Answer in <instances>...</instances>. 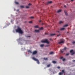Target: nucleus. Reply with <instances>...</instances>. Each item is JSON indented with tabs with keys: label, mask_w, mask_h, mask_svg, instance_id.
Instances as JSON below:
<instances>
[{
	"label": "nucleus",
	"mask_w": 75,
	"mask_h": 75,
	"mask_svg": "<svg viewBox=\"0 0 75 75\" xmlns=\"http://www.w3.org/2000/svg\"><path fill=\"white\" fill-rule=\"evenodd\" d=\"M16 32H18L20 34H23V33L21 28H18L16 30Z\"/></svg>",
	"instance_id": "obj_1"
},
{
	"label": "nucleus",
	"mask_w": 75,
	"mask_h": 75,
	"mask_svg": "<svg viewBox=\"0 0 75 75\" xmlns=\"http://www.w3.org/2000/svg\"><path fill=\"white\" fill-rule=\"evenodd\" d=\"M41 42L43 43H47V44H49V42L48 41V40L47 39H45L44 40H42Z\"/></svg>",
	"instance_id": "obj_2"
},
{
	"label": "nucleus",
	"mask_w": 75,
	"mask_h": 75,
	"mask_svg": "<svg viewBox=\"0 0 75 75\" xmlns=\"http://www.w3.org/2000/svg\"><path fill=\"white\" fill-rule=\"evenodd\" d=\"M32 59H33V60H34V61H37V63L38 64H40V62H39V60L38 59H37L35 58V57H32Z\"/></svg>",
	"instance_id": "obj_3"
},
{
	"label": "nucleus",
	"mask_w": 75,
	"mask_h": 75,
	"mask_svg": "<svg viewBox=\"0 0 75 75\" xmlns=\"http://www.w3.org/2000/svg\"><path fill=\"white\" fill-rule=\"evenodd\" d=\"M65 71L64 70H62V72H59V75H62L64 74V73H65Z\"/></svg>",
	"instance_id": "obj_4"
},
{
	"label": "nucleus",
	"mask_w": 75,
	"mask_h": 75,
	"mask_svg": "<svg viewBox=\"0 0 75 75\" xmlns=\"http://www.w3.org/2000/svg\"><path fill=\"white\" fill-rule=\"evenodd\" d=\"M70 52L71 53V55H73L75 54V52L73 51V50H71L70 51Z\"/></svg>",
	"instance_id": "obj_5"
},
{
	"label": "nucleus",
	"mask_w": 75,
	"mask_h": 75,
	"mask_svg": "<svg viewBox=\"0 0 75 75\" xmlns=\"http://www.w3.org/2000/svg\"><path fill=\"white\" fill-rule=\"evenodd\" d=\"M67 49V47H65L64 49H62V50H61V52L62 53H63L64 52V50H65Z\"/></svg>",
	"instance_id": "obj_6"
},
{
	"label": "nucleus",
	"mask_w": 75,
	"mask_h": 75,
	"mask_svg": "<svg viewBox=\"0 0 75 75\" xmlns=\"http://www.w3.org/2000/svg\"><path fill=\"white\" fill-rule=\"evenodd\" d=\"M37 53V51L35 50L33 52V55H35V54H36Z\"/></svg>",
	"instance_id": "obj_7"
},
{
	"label": "nucleus",
	"mask_w": 75,
	"mask_h": 75,
	"mask_svg": "<svg viewBox=\"0 0 75 75\" xmlns=\"http://www.w3.org/2000/svg\"><path fill=\"white\" fill-rule=\"evenodd\" d=\"M64 12L65 13V15H66V16L68 15V13H67V10H64Z\"/></svg>",
	"instance_id": "obj_8"
},
{
	"label": "nucleus",
	"mask_w": 75,
	"mask_h": 75,
	"mask_svg": "<svg viewBox=\"0 0 75 75\" xmlns=\"http://www.w3.org/2000/svg\"><path fill=\"white\" fill-rule=\"evenodd\" d=\"M35 32L36 33H39L40 32V30H35Z\"/></svg>",
	"instance_id": "obj_9"
},
{
	"label": "nucleus",
	"mask_w": 75,
	"mask_h": 75,
	"mask_svg": "<svg viewBox=\"0 0 75 75\" xmlns=\"http://www.w3.org/2000/svg\"><path fill=\"white\" fill-rule=\"evenodd\" d=\"M51 3H52V1L47 2V4H51Z\"/></svg>",
	"instance_id": "obj_10"
},
{
	"label": "nucleus",
	"mask_w": 75,
	"mask_h": 75,
	"mask_svg": "<svg viewBox=\"0 0 75 75\" xmlns=\"http://www.w3.org/2000/svg\"><path fill=\"white\" fill-rule=\"evenodd\" d=\"M55 35V34H50V36H54V35Z\"/></svg>",
	"instance_id": "obj_11"
},
{
	"label": "nucleus",
	"mask_w": 75,
	"mask_h": 75,
	"mask_svg": "<svg viewBox=\"0 0 75 75\" xmlns=\"http://www.w3.org/2000/svg\"><path fill=\"white\" fill-rule=\"evenodd\" d=\"M64 42L62 41H61L60 42H59V44H61V43H63Z\"/></svg>",
	"instance_id": "obj_12"
},
{
	"label": "nucleus",
	"mask_w": 75,
	"mask_h": 75,
	"mask_svg": "<svg viewBox=\"0 0 75 75\" xmlns=\"http://www.w3.org/2000/svg\"><path fill=\"white\" fill-rule=\"evenodd\" d=\"M44 45V44H41L40 45V46L41 47H43Z\"/></svg>",
	"instance_id": "obj_13"
},
{
	"label": "nucleus",
	"mask_w": 75,
	"mask_h": 75,
	"mask_svg": "<svg viewBox=\"0 0 75 75\" xmlns=\"http://www.w3.org/2000/svg\"><path fill=\"white\" fill-rule=\"evenodd\" d=\"M34 27L36 28H38V25L35 26Z\"/></svg>",
	"instance_id": "obj_14"
},
{
	"label": "nucleus",
	"mask_w": 75,
	"mask_h": 75,
	"mask_svg": "<svg viewBox=\"0 0 75 75\" xmlns=\"http://www.w3.org/2000/svg\"><path fill=\"white\" fill-rule=\"evenodd\" d=\"M44 59L45 60V61H47V60H48V58H44Z\"/></svg>",
	"instance_id": "obj_15"
},
{
	"label": "nucleus",
	"mask_w": 75,
	"mask_h": 75,
	"mask_svg": "<svg viewBox=\"0 0 75 75\" xmlns=\"http://www.w3.org/2000/svg\"><path fill=\"white\" fill-rule=\"evenodd\" d=\"M61 10H59L57 11V13H59V12H61Z\"/></svg>",
	"instance_id": "obj_16"
},
{
	"label": "nucleus",
	"mask_w": 75,
	"mask_h": 75,
	"mask_svg": "<svg viewBox=\"0 0 75 75\" xmlns=\"http://www.w3.org/2000/svg\"><path fill=\"white\" fill-rule=\"evenodd\" d=\"M65 30V28H62L60 29V30Z\"/></svg>",
	"instance_id": "obj_17"
},
{
	"label": "nucleus",
	"mask_w": 75,
	"mask_h": 75,
	"mask_svg": "<svg viewBox=\"0 0 75 75\" xmlns=\"http://www.w3.org/2000/svg\"><path fill=\"white\" fill-rule=\"evenodd\" d=\"M62 23H63V22L62 21H60L59 22V24H62Z\"/></svg>",
	"instance_id": "obj_18"
},
{
	"label": "nucleus",
	"mask_w": 75,
	"mask_h": 75,
	"mask_svg": "<svg viewBox=\"0 0 75 75\" xmlns=\"http://www.w3.org/2000/svg\"><path fill=\"white\" fill-rule=\"evenodd\" d=\"M68 25L66 24V25H64L63 26V27H67Z\"/></svg>",
	"instance_id": "obj_19"
},
{
	"label": "nucleus",
	"mask_w": 75,
	"mask_h": 75,
	"mask_svg": "<svg viewBox=\"0 0 75 75\" xmlns=\"http://www.w3.org/2000/svg\"><path fill=\"white\" fill-rule=\"evenodd\" d=\"M52 62L53 64H56V63H57L55 61H53Z\"/></svg>",
	"instance_id": "obj_20"
},
{
	"label": "nucleus",
	"mask_w": 75,
	"mask_h": 75,
	"mask_svg": "<svg viewBox=\"0 0 75 75\" xmlns=\"http://www.w3.org/2000/svg\"><path fill=\"white\" fill-rule=\"evenodd\" d=\"M53 53H54V52H52L50 53V54H53Z\"/></svg>",
	"instance_id": "obj_21"
},
{
	"label": "nucleus",
	"mask_w": 75,
	"mask_h": 75,
	"mask_svg": "<svg viewBox=\"0 0 75 75\" xmlns=\"http://www.w3.org/2000/svg\"><path fill=\"white\" fill-rule=\"evenodd\" d=\"M28 52H30V53H32V52H31V50H28Z\"/></svg>",
	"instance_id": "obj_22"
},
{
	"label": "nucleus",
	"mask_w": 75,
	"mask_h": 75,
	"mask_svg": "<svg viewBox=\"0 0 75 75\" xmlns=\"http://www.w3.org/2000/svg\"><path fill=\"white\" fill-rule=\"evenodd\" d=\"M40 30H43V27H42L40 28Z\"/></svg>",
	"instance_id": "obj_23"
},
{
	"label": "nucleus",
	"mask_w": 75,
	"mask_h": 75,
	"mask_svg": "<svg viewBox=\"0 0 75 75\" xmlns=\"http://www.w3.org/2000/svg\"><path fill=\"white\" fill-rule=\"evenodd\" d=\"M20 7H21V8H24V7L23 6H20Z\"/></svg>",
	"instance_id": "obj_24"
},
{
	"label": "nucleus",
	"mask_w": 75,
	"mask_h": 75,
	"mask_svg": "<svg viewBox=\"0 0 75 75\" xmlns=\"http://www.w3.org/2000/svg\"><path fill=\"white\" fill-rule=\"evenodd\" d=\"M51 65L50 64L48 65L47 66V67H50V66Z\"/></svg>",
	"instance_id": "obj_25"
},
{
	"label": "nucleus",
	"mask_w": 75,
	"mask_h": 75,
	"mask_svg": "<svg viewBox=\"0 0 75 75\" xmlns=\"http://www.w3.org/2000/svg\"><path fill=\"white\" fill-rule=\"evenodd\" d=\"M29 23H30V24H31V23H33V22H32V21H30L29 22Z\"/></svg>",
	"instance_id": "obj_26"
},
{
	"label": "nucleus",
	"mask_w": 75,
	"mask_h": 75,
	"mask_svg": "<svg viewBox=\"0 0 75 75\" xmlns=\"http://www.w3.org/2000/svg\"><path fill=\"white\" fill-rule=\"evenodd\" d=\"M26 8H29V6H26Z\"/></svg>",
	"instance_id": "obj_27"
},
{
	"label": "nucleus",
	"mask_w": 75,
	"mask_h": 75,
	"mask_svg": "<svg viewBox=\"0 0 75 75\" xmlns=\"http://www.w3.org/2000/svg\"><path fill=\"white\" fill-rule=\"evenodd\" d=\"M69 54V53H67L66 54V56H68V55Z\"/></svg>",
	"instance_id": "obj_28"
},
{
	"label": "nucleus",
	"mask_w": 75,
	"mask_h": 75,
	"mask_svg": "<svg viewBox=\"0 0 75 75\" xmlns=\"http://www.w3.org/2000/svg\"><path fill=\"white\" fill-rule=\"evenodd\" d=\"M57 68H58V69H60V68H61V67H59V66H58L57 67Z\"/></svg>",
	"instance_id": "obj_29"
},
{
	"label": "nucleus",
	"mask_w": 75,
	"mask_h": 75,
	"mask_svg": "<svg viewBox=\"0 0 75 75\" xmlns=\"http://www.w3.org/2000/svg\"><path fill=\"white\" fill-rule=\"evenodd\" d=\"M15 3L16 4H18V2H15Z\"/></svg>",
	"instance_id": "obj_30"
},
{
	"label": "nucleus",
	"mask_w": 75,
	"mask_h": 75,
	"mask_svg": "<svg viewBox=\"0 0 75 75\" xmlns=\"http://www.w3.org/2000/svg\"><path fill=\"white\" fill-rule=\"evenodd\" d=\"M34 18V17H33V16H31V17H30V18Z\"/></svg>",
	"instance_id": "obj_31"
},
{
	"label": "nucleus",
	"mask_w": 75,
	"mask_h": 75,
	"mask_svg": "<svg viewBox=\"0 0 75 75\" xmlns=\"http://www.w3.org/2000/svg\"><path fill=\"white\" fill-rule=\"evenodd\" d=\"M72 44H75V42L73 41L72 42Z\"/></svg>",
	"instance_id": "obj_32"
},
{
	"label": "nucleus",
	"mask_w": 75,
	"mask_h": 75,
	"mask_svg": "<svg viewBox=\"0 0 75 75\" xmlns=\"http://www.w3.org/2000/svg\"><path fill=\"white\" fill-rule=\"evenodd\" d=\"M62 58H63V57H60V59H62Z\"/></svg>",
	"instance_id": "obj_33"
},
{
	"label": "nucleus",
	"mask_w": 75,
	"mask_h": 75,
	"mask_svg": "<svg viewBox=\"0 0 75 75\" xmlns=\"http://www.w3.org/2000/svg\"><path fill=\"white\" fill-rule=\"evenodd\" d=\"M62 60H63V61H65V59H62Z\"/></svg>",
	"instance_id": "obj_34"
},
{
	"label": "nucleus",
	"mask_w": 75,
	"mask_h": 75,
	"mask_svg": "<svg viewBox=\"0 0 75 75\" xmlns=\"http://www.w3.org/2000/svg\"><path fill=\"white\" fill-rule=\"evenodd\" d=\"M28 5H29V6H31V4H30V3L29 4H28Z\"/></svg>",
	"instance_id": "obj_35"
},
{
	"label": "nucleus",
	"mask_w": 75,
	"mask_h": 75,
	"mask_svg": "<svg viewBox=\"0 0 75 75\" xmlns=\"http://www.w3.org/2000/svg\"><path fill=\"white\" fill-rule=\"evenodd\" d=\"M60 34H59V35H57V37H59V35H60Z\"/></svg>",
	"instance_id": "obj_36"
},
{
	"label": "nucleus",
	"mask_w": 75,
	"mask_h": 75,
	"mask_svg": "<svg viewBox=\"0 0 75 75\" xmlns=\"http://www.w3.org/2000/svg\"><path fill=\"white\" fill-rule=\"evenodd\" d=\"M45 35H47L48 34L47 33H45Z\"/></svg>",
	"instance_id": "obj_37"
},
{
	"label": "nucleus",
	"mask_w": 75,
	"mask_h": 75,
	"mask_svg": "<svg viewBox=\"0 0 75 75\" xmlns=\"http://www.w3.org/2000/svg\"><path fill=\"white\" fill-rule=\"evenodd\" d=\"M28 37H30V36H27Z\"/></svg>",
	"instance_id": "obj_38"
},
{
	"label": "nucleus",
	"mask_w": 75,
	"mask_h": 75,
	"mask_svg": "<svg viewBox=\"0 0 75 75\" xmlns=\"http://www.w3.org/2000/svg\"><path fill=\"white\" fill-rule=\"evenodd\" d=\"M41 21H40V20L39 21V22H40H40H41Z\"/></svg>",
	"instance_id": "obj_39"
},
{
	"label": "nucleus",
	"mask_w": 75,
	"mask_h": 75,
	"mask_svg": "<svg viewBox=\"0 0 75 75\" xmlns=\"http://www.w3.org/2000/svg\"><path fill=\"white\" fill-rule=\"evenodd\" d=\"M73 62H75V60H73L72 61Z\"/></svg>",
	"instance_id": "obj_40"
},
{
	"label": "nucleus",
	"mask_w": 75,
	"mask_h": 75,
	"mask_svg": "<svg viewBox=\"0 0 75 75\" xmlns=\"http://www.w3.org/2000/svg\"><path fill=\"white\" fill-rule=\"evenodd\" d=\"M64 7H66V5H64Z\"/></svg>",
	"instance_id": "obj_41"
},
{
	"label": "nucleus",
	"mask_w": 75,
	"mask_h": 75,
	"mask_svg": "<svg viewBox=\"0 0 75 75\" xmlns=\"http://www.w3.org/2000/svg\"><path fill=\"white\" fill-rule=\"evenodd\" d=\"M48 45H46V47H48Z\"/></svg>",
	"instance_id": "obj_42"
},
{
	"label": "nucleus",
	"mask_w": 75,
	"mask_h": 75,
	"mask_svg": "<svg viewBox=\"0 0 75 75\" xmlns=\"http://www.w3.org/2000/svg\"><path fill=\"white\" fill-rule=\"evenodd\" d=\"M73 0H71V1H73Z\"/></svg>",
	"instance_id": "obj_43"
},
{
	"label": "nucleus",
	"mask_w": 75,
	"mask_h": 75,
	"mask_svg": "<svg viewBox=\"0 0 75 75\" xmlns=\"http://www.w3.org/2000/svg\"><path fill=\"white\" fill-rule=\"evenodd\" d=\"M57 32H59V31H57Z\"/></svg>",
	"instance_id": "obj_44"
},
{
	"label": "nucleus",
	"mask_w": 75,
	"mask_h": 75,
	"mask_svg": "<svg viewBox=\"0 0 75 75\" xmlns=\"http://www.w3.org/2000/svg\"><path fill=\"white\" fill-rule=\"evenodd\" d=\"M42 25L43 24V23H42Z\"/></svg>",
	"instance_id": "obj_45"
},
{
	"label": "nucleus",
	"mask_w": 75,
	"mask_h": 75,
	"mask_svg": "<svg viewBox=\"0 0 75 75\" xmlns=\"http://www.w3.org/2000/svg\"><path fill=\"white\" fill-rule=\"evenodd\" d=\"M50 40H51V39H50Z\"/></svg>",
	"instance_id": "obj_46"
}]
</instances>
